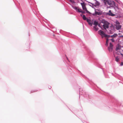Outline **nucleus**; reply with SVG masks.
<instances>
[{
  "label": "nucleus",
  "mask_w": 123,
  "mask_h": 123,
  "mask_svg": "<svg viewBox=\"0 0 123 123\" xmlns=\"http://www.w3.org/2000/svg\"><path fill=\"white\" fill-rule=\"evenodd\" d=\"M107 4L108 5H109L110 6H111L112 5L111 1V2L110 1H109Z\"/></svg>",
  "instance_id": "nucleus-13"
},
{
  "label": "nucleus",
  "mask_w": 123,
  "mask_h": 123,
  "mask_svg": "<svg viewBox=\"0 0 123 123\" xmlns=\"http://www.w3.org/2000/svg\"><path fill=\"white\" fill-rule=\"evenodd\" d=\"M117 24H120V23L118 22H117Z\"/></svg>",
  "instance_id": "nucleus-27"
},
{
  "label": "nucleus",
  "mask_w": 123,
  "mask_h": 123,
  "mask_svg": "<svg viewBox=\"0 0 123 123\" xmlns=\"http://www.w3.org/2000/svg\"><path fill=\"white\" fill-rule=\"evenodd\" d=\"M74 8L75 10H76V11H77L78 8L77 7H74Z\"/></svg>",
  "instance_id": "nucleus-20"
},
{
  "label": "nucleus",
  "mask_w": 123,
  "mask_h": 123,
  "mask_svg": "<svg viewBox=\"0 0 123 123\" xmlns=\"http://www.w3.org/2000/svg\"><path fill=\"white\" fill-rule=\"evenodd\" d=\"M113 45L111 43H110V45L109 47H108V49L111 52L112 51L113 49Z\"/></svg>",
  "instance_id": "nucleus-3"
},
{
  "label": "nucleus",
  "mask_w": 123,
  "mask_h": 123,
  "mask_svg": "<svg viewBox=\"0 0 123 123\" xmlns=\"http://www.w3.org/2000/svg\"><path fill=\"white\" fill-rule=\"evenodd\" d=\"M104 24L103 25L104 28L106 29V28H109V23L105 21L104 23Z\"/></svg>",
  "instance_id": "nucleus-2"
},
{
  "label": "nucleus",
  "mask_w": 123,
  "mask_h": 123,
  "mask_svg": "<svg viewBox=\"0 0 123 123\" xmlns=\"http://www.w3.org/2000/svg\"><path fill=\"white\" fill-rule=\"evenodd\" d=\"M103 0L105 5H106L109 1L108 0Z\"/></svg>",
  "instance_id": "nucleus-8"
},
{
  "label": "nucleus",
  "mask_w": 123,
  "mask_h": 123,
  "mask_svg": "<svg viewBox=\"0 0 123 123\" xmlns=\"http://www.w3.org/2000/svg\"><path fill=\"white\" fill-rule=\"evenodd\" d=\"M96 2H95V4L97 6H98L99 5V3L97 1L95 0Z\"/></svg>",
  "instance_id": "nucleus-15"
},
{
  "label": "nucleus",
  "mask_w": 123,
  "mask_h": 123,
  "mask_svg": "<svg viewBox=\"0 0 123 123\" xmlns=\"http://www.w3.org/2000/svg\"><path fill=\"white\" fill-rule=\"evenodd\" d=\"M83 19L84 20H87V18H86V17L85 16V15H83Z\"/></svg>",
  "instance_id": "nucleus-14"
},
{
  "label": "nucleus",
  "mask_w": 123,
  "mask_h": 123,
  "mask_svg": "<svg viewBox=\"0 0 123 123\" xmlns=\"http://www.w3.org/2000/svg\"><path fill=\"white\" fill-rule=\"evenodd\" d=\"M97 25H98L99 27H100V24H98Z\"/></svg>",
  "instance_id": "nucleus-24"
},
{
  "label": "nucleus",
  "mask_w": 123,
  "mask_h": 123,
  "mask_svg": "<svg viewBox=\"0 0 123 123\" xmlns=\"http://www.w3.org/2000/svg\"><path fill=\"white\" fill-rule=\"evenodd\" d=\"M95 14L98 15H100L101 14L100 12L97 11H95Z\"/></svg>",
  "instance_id": "nucleus-10"
},
{
  "label": "nucleus",
  "mask_w": 123,
  "mask_h": 123,
  "mask_svg": "<svg viewBox=\"0 0 123 123\" xmlns=\"http://www.w3.org/2000/svg\"><path fill=\"white\" fill-rule=\"evenodd\" d=\"M82 6V8L84 10H87L86 8V6L84 3H81Z\"/></svg>",
  "instance_id": "nucleus-5"
},
{
  "label": "nucleus",
  "mask_w": 123,
  "mask_h": 123,
  "mask_svg": "<svg viewBox=\"0 0 123 123\" xmlns=\"http://www.w3.org/2000/svg\"><path fill=\"white\" fill-rule=\"evenodd\" d=\"M117 36V35L116 34H114L113 35L111 36V37H112L113 36L116 37V36Z\"/></svg>",
  "instance_id": "nucleus-19"
},
{
  "label": "nucleus",
  "mask_w": 123,
  "mask_h": 123,
  "mask_svg": "<svg viewBox=\"0 0 123 123\" xmlns=\"http://www.w3.org/2000/svg\"><path fill=\"white\" fill-rule=\"evenodd\" d=\"M48 87H49V89H50L51 88V86H48Z\"/></svg>",
  "instance_id": "nucleus-26"
},
{
  "label": "nucleus",
  "mask_w": 123,
  "mask_h": 123,
  "mask_svg": "<svg viewBox=\"0 0 123 123\" xmlns=\"http://www.w3.org/2000/svg\"><path fill=\"white\" fill-rule=\"evenodd\" d=\"M77 11L79 12H82V10L81 9L78 8Z\"/></svg>",
  "instance_id": "nucleus-17"
},
{
  "label": "nucleus",
  "mask_w": 123,
  "mask_h": 123,
  "mask_svg": "<svg viewBox=\"0 0 123 123\" xmlns=\"http://www.w3.org/2000/svg\"><path fill=\"white\" fill-rule=\"evenodd\" d=\"M81 13H85V12L84 11H82V12H81Z\"/></svg>",
  "instance_id": "nucleus-23"
},
{
  "label": "nucleus",
  "mask_w": 123,
  "mask_h": 123,
  "mask_svg": "<svg viewBox=\"0 0 123 123\" xmlns=\"http://www.w3.org/2000/svg\"><path fill=\"white\" fill-rule=\"evenodd\" d=\"M111 40L112 42H114V40L113 39H111Z\"/></svg>",
  "instance_id": "nucleus-21"
},
{
  "label": "nucleus",
  "mask_w": 123,
  "mask_h": 123,
  "mask_svg": "<svg viewBox=\"0 0 123 123\" xmlns=\"http://www.w3.org/2000/svg\"><path fill=\"white\" fill-rule=\"evenodd\" d=\"M98 22L96 21H94V25H95V26H97V25H98Z\"/></svg>",
  "instance_id": "nucleus-11"
},
{
  "label": "nucleus",
  "mask_w": 123,
  "mask_h": 123,
  "mask_svg": "<svg viewBox=\"0 0 123 123\" xmlns=\"http://www.w3.org/2000/svg\"><path fill=\"white\" fill-rule=\"evenodd\" d=\"M121 66H122L123 65V62H122L121 64Z\"/></svg>",
  "instance_id": "nucleus-25"
},
{
  "label": "nucleus",
  "mask_w": 123,
  "mask_h": 123,
  "mask_svg": "<svg viewBox=\"0 0 123 123\" xmlns=\"http://www.w3.org/2000/svg\"><path fill=\"white\" fill-rule=\"evenodd\" d=\"M86 21L89 25H92L93 24L92 21L90 19H87Z\"/></svg>",
  "instance_id": "nucleus-4"
},
{
  "label": "nucleus",
  "mask_w": 123,
  "mask_h": 123,
  "mask_svg": "<svg viewBox=\"0 0 123 123\" xmlns=\"http://www.w3.org/2000/svg\"><path fill=\"white\" fill-rule=\"evenodd\" d=\"M111 2H112V5L113 4L114 6H115L116 5L114 1H111Z\"/></svg>",
  "instance_id": "nucleus-16"
},
{
  "label": "nucleus",
  "mask_w": 123,
  "mask_h": 123,
  "mask_svg": "<svg viewBox=\"0 0 123 123\" xmlns=\"http://www.w3.org/2000/svg\"><path fill=\"white\" fill-rule=\"evenodd\" d=\"M98 33L101 36L102 38H103L104 37L107 38H109L111 37L110 36L105 34L104 32L101 30H99Z\"/></svg>",
  "instance_id": "nucleus-1"
},
{
  "label": "nucleus",
  "mask_w": 123,
  "mask_h": 123,
  "mask_svg": "<svg viewBox=\"0 0 123 123\" xmlns=\"http://www.w3.org/2000/svg\"><path fill=\"white\" fill-rule=\"evenodd\" d=\"M121 27V26L120 25H117L116 26V29L117 30L120 29Z\"/></svg>",
  "instance_id": "nucleus-6"
},
{
  "label": "nucleus",
  "mask_w": 123,
  "mask_h": 123,
  "mask_svg": "<svg viewBox=\"0 0 123 123\" xmlns=\"http://www.w3.org/2000/svg\"><path fill=\"white\" fill-rule=\"evenodd\" d=\"M108 14L111 16H113L114 15V14H113L111 12V10H110L109 11V12L108 13Z\"/></svg>",
  "instance_id": "nucleus-7"
},
{
  "label": "nucleus",
  "mask_w": 123,
  "mask_h": 123,
  "mask_svg": "<svg viewBox=\"0 0 123 123\" xmlns=\"http://www.w3.org/2000/svg\"><path fill=\"white\" fill-rule=\"evenodd\" d=\"M109 39L108 38H107L106 39V45L107 46L108 45V43Z\"/></svg>",
  "instance_id": "nucleus-12"
},
{
  "label": "nucleus",
  "mask_w": 123,
  "mask_h": 123,
  "mask_svg": "<svg viewBox=\"0 0 123 123\" xmlns=\"http://www.w3.org/2000/svg\"><path fill=\"white\" fill-rule=\"evenodd\" d=\"M118 49H119V47H117L116 49V50L117 51Z\"/></svg>",
  "instance_id": "nucleus-22"
},
{
  "label": "nucleus",
  "mask_w": 123,
  "mask_h": 123,
  "mask_svg": "<svg viewBox=\"0 0 123 123\" xmlns=\"http://www.w3.org/2000/svg\"><path fill=\"white\" fill-rule=\"evenodd\" d=\"M94 30L95 31H97L98 30V28L97 27V26H95L93 27Z\"/></svg>",
  "instance_id": "nucleus-9"
},
{
  "label": "nucleus",
  "mask_w": 123,
  "mask_h": 123,
  "mask_svg": "<svg viewBox=\"0 0 123 123\" xmlns=\"http://www.w3.org/2000/svg\"><path fill=\"white\" fill-rule=\"evenodd\" d=\"M115 60L116 61L118 62L119 60V59L118 57H116Z\"/></svg>",
  "instance_id": "nucleus-18"
},
{
  "label": "nucleus",
  "mask_w": 123,
  "mask_h": 123,
  "mask_svg": "<svg viewBox=\"0 0 123 123\" xmlns=\"http://www.w3.org/2000/svg\"><path fill=\"white\" fill-rule=\"evenodd\" d=\"M121 55L123 56V54H121Z\"/></svg>",
  "instance_id": "nucleus-28"
}]
</instances>
